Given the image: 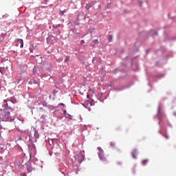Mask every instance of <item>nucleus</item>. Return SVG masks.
Returning a JSON list of instances; mask_svg holds the SVG:
<instances>
[{"label":"nucleus","mask_w":176,"mask_h":176,"mask_svg":"<svg viewBox=\"0 0 176 176\" xmlns=\"http://www.w3.org/2000/svg\"><path fill=\"white\" fill-rule=\"evenodd\" d=\"M13 110L11 109H4L0 111V119L3 122H12L14 120V117L12 116Z\"/></svg>","instance_id":"nucleus-1"},{"label":"nucleus","mask_w":176,"mask_h":176,"mask_svg":"<svg viewBox=\"0 0 176 176\" xmlns=\"http://www.w3.org/2000/svg\"><path fill=\"white\" fill-rule=\"evenodd\" d=\"M28 82H29V85H36L37 86H39V83H38V81H36L34 78L30 80Z\"/></svg>","instance_id":"nucleus-2"},{"label":"nucleus","mask_w":176,"mask_h":176,"mask_svg":"<svg viewBox=\"0 0 176 176\" xmlns=\"http://www.w3.org/2000/svg\"><path fill=\"white\" fill-rule=\"evenodd\" d=\"M99 158L100 159V160H105V154L104 153V151H101L99 153Z\"/></svg>","instance_id":"nucleus-3"},{"label":"nucleus","mask_w":176,"mask_h":176,"mask_svg":"<svg viewBox=\"0 0 176 176\" xmlns=\"http://www.w3.org/2000/svg\"><path fill=\"white\" fill-rule=\"evenodd\" d=\"M16 42H21V46L20 47L23 48L24 47V41L21 38L16 39Z\"/></svg>","instance_id":"nucleus-4"},{"label":"nucleus","mask_w":176,"mask_h":176,"mask_svg":"<svg viewBox=\"0 0 176 176\" xmlns=\"http://www.w3.org/2000/svg\"><path fill=\"white\" fill-rule=\"evenodd\" d=\"M133 159H137V150H133L132 152Z\"/></svg>","instance_id":"nucleus-5"},{"label":"nucleus","mask_w":176,"mask_h":176,"mask_svg":"<svg viewBox=\"0 0 176 176\" xmlns=\"http://www.w3.org/2000/svg\"><path fill=\"white\" fill-rule=\"evenodd\" d=\"M10 101L12 102V104H16V102H17V100L14 96L10 98Z\"/></svg>","instance_id":"nucleus-6"},{"label":"nucleus","mask_w":176,"mask_h":176,"mask_svg":"<svg viewBox=\"0 0 176 176\" xmlns=\"http://www.w3.org/2000/svg\"><path fill=\"white\" fill-rule=\"evenodd\" d=\"M90 8H91V6H90L89 3H87L86 6H85V9H87V10H89V9H90Z\"/></svg>","instance_id":"nucleus-7"},{"label":"nucleus","mask_w":176,"mask_h":176,"mask_svg":"<svg viewBox=\"0 0 176 176\" xmlns=\"http://www.w3.org/2000/svg\"><path fill=\"white\" fill-rule=\"evenodd\" d=\"M146 163H148V160H144L142 162V164L143 166H145L146 164Z\"/></svg>","instance_id":"nucleus-8"},{"label":"nucleus","mask_w":176,"mask_h":176,"mask_svg":"<svg viewBox=\"0 0 176 176\" xmlns=\"http://www.w3.org/2000/svg\"><path fill=\"white\" fill-rule=\"evenodd\" d=\"M110 146L111 148H115V146H116L115 142H110Z\"/></svg>","instance_id":"nucleus-9"},{"label":"nucleus","mask_w":176,"mask_h":176,"mask_svg":"<svg viewBox=\"0 0 176 176\" xmlns=\"http://www.w3.org/2000/svg\"><path fill=\"white\" fill-rule=\"evenodd\" d=\"M68 61H69V56H66L65 59V63H68Z\"/></svg>","instance_id":"nucleus-10"},{"label":"nucleus","mask_w":176,"mask_h":176,"mask_svg":"<svg viewBox=\"0 0 176 176\" xmlns=\"http://www.w3.org/2000/svg\"><path fill=\"white\" fill-rule=\"evenodd\" d=\"M108 39L110 42H112V35H109L108 36Z\"/></svg>","instance_id":"nucleus-11"},{"label":"nucleus","mask_w":176,"mask_h":176,"mask_svg":"<svg viewBox=\"0 0 176 176\" xmlns=\"http://www.w3.org/2000/svg\"><path fill=\"white\" fill-rule=\"evenodd\" d=\"M93 42L95 45H98V39L94 40Z\"/></svg>","instance_id":"nucleus-12"},{"label":"nucleus","mask_w":176,"mask_h":176,"mask_svg":"<svg viewBox=\"0 0 176 176\" xmlns=\"http://www.w3.org/2000/svg\"><path fill=\"white\" fill-rule=\"evenodd\" d=\"M32 170H33V168H32V167H28V171L29 173H31V171H32Z\"/></svg>","instance_id":"nucleus-13"},{"label":"nucleus","mask_w":176,"mask_h":176,"mask_svg":"<svg viewBox=\"0 0 176 176\" xmlns=\"http://www.w3.org/2000/svg\"><path fill=\"white\" fill-rule=\"evenodd\" d=\"M4 107H8V101L4 100Z\"/></svg>","instance_id":"nucleus-14"},{"label":"nucleus","mask_w":176,"mask_h":176,"mask_svg":"<svg viewBox=\"0 0 176 176\" xmlns=\"http://www.w3.org/2000/svg\"><path fill=\"white\" fill-rule=\"evenodd\" d=\"M58 91V89L54 90V94H57V92Z\"/></svg>","instance_id":"nucleus-15"},{"label":"nucleus","mask_w":176,"mask_h":176,"mask_svg":"<svg viewBox=\"0 0 176 176\" xmlns=\"http://www.w3.org/2000/svg\"><path fill=\"white\" fill-rule=\"evenodd\" d=\"M98 150H99L100 152L104 151L101 147H98Z\"/></svg>","instance_id":"nucleus-16"},{"label":"nucleus","mask_w":176,"mask_h":176,"mask_svg":"<svg viewBox=\"0 0 176 176\" xmlns=\"http://www.w3.org/2000/svg\"><path fill=\"white\" fill-rule=\"evenodd\" d=\"M64 13H65V10H63V11L60 12V14H62V15L64 14Z\"/></svg>","instance_id":"nucleus-17"},{"label":"nucleus","mask_w":176,"mask_h":176,"mask_svg":"<svg viewBox=\"0 0 176 176\" xmlns=\"http://www.w3.org/2000/svg\"><path fill=\"white\" fill-rule=\"evenodd\" d=\"M89 91H91V93H93V94H94V89H89Z\"/></svg>","instance_id":"nucleus-18"},{"label":"nucleus","mask_w":176,"mask_h":176,"mask_svg":"<svg viewBox=\"0 0 176 176\" xmlns=\"http://www.w3.org/2000/svg\"><path fill=\"white\" fill-rule=\"evenodd\" d=\"M83 43H85V40L81 41V45H83Z\"/></svg>","instance_id":"nucleus-19"},{"label":"nucleus","mask_w":176,"mask_h":176,"mask_svg":"<svg viewBox=\"0 0 176 176\" xmlns=\"http://www.w3.org/2000/svg\"><path fill=\"white\" fill-rule=\"evenodd\" d=\"M158 113H159V115H160L162 113V111L160 109H159Z\"/></svg>","instance_id":"nucleus-20"},{"label":"nucleus","mask_w":176,"mask_h":176,"mask_svg":"<svg viewBox=\"0 0 176 176\" xmlns=\"http://www.w3.org/2000/svg\"><path fill=\"white\" fill-rule=\"evenodd\" d=\"M87 98H90V95L87 94Z\"/></svg>","instance_id":"nucleus-21"},{"label":"nucleus","mask_w":176,"mask_h":176,"mask_svg":"<svg viewBox=\"0 0 176 176\" xmlns=\"http://www.w3.org/2000/svg\"><path fill=\"white\" fill-rule=\"evenodd\" d=\"M23 176H27V174H25V173H23Z\"/></svg>","instance_id":"nucleus-22"},{"label":"nucleus","mask_w":176,"mask_h":176,"mask_svg":"<svg viewBox=\"0 0 176 176\" xmlns=\"http://www.w3.org/2000/svg\"><path fill=\"white\" fill-rule=\"evenodd\" d=\"M60 104L64 105V104H63V103H60Z\"/></svg>","instance_id":"nucleus-23"},{"label":"nucleus","mask_w":176,"mask_h":176,"mask_svg":"<svg viewBox=\"0 0 176 176\" xmlns=\"http://www.w3.org/2000/svg\"><path fill=\"white\" fill-rule=\"evenodd\" d=\"M0 135H2V133H0Z\"/></svg>","instance_id":"nucleus-24"},{"label":"nucleus","mask_w":176,"mask_h":176,"mask_svg":"<svg viewBox=\"0 0 176 176\" xmlns=\"http://www.w3.org/2000/svg\"><path fill=\"white\" fill-rule=\"evenodd\" d=\"M30 52H32V50H30Z\"/></svg>","instance_id":"nucleus-25"},{"label":"nucleus","mask_w":176,"mask_h":176,"mask_svg":"<svg viewBox=\"0 0 176 176\" xmlns=\"http://www.w3.org/2000/svg\"><path fill=\"white\" fill-rule=\"evenodd\" d=\"M30 52H32V50H30Z\"/></svg>","instance_id":"nucleus-26"}]
</instances>
